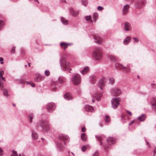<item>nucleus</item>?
<instances>
[{"label": "nucleus", "instance_id": "5fc2aeb1", "mask_svg": "<svg viewBox=\"0 0 156 156\" xmlns=\"http://www.w3.org/2000/svg\"><path fill=\"white\" fill-rule=\"evenodd\" d=\"M126 112L130 116H131L132 115V113L130 111L126 110Z\"/></svg>", "mask_w": 156, "mask_h": 156}, {"label": "nucleus", "instance_id": "603ef678", "mask_svg": "<svg viewBox=\"0 0 156 156\" xmlns=\"http://www.w3.org/2000/svg\"><path fill=\"white\" fill-rule=\"evenodd\" d=\"M12 152L14 156H18L16 151L13 150Z\"/></svg>", "mask_w": 156, "mask_h": 156}, {"label": "nucleus", "instance_id": "aec40b11", "mask_svg": "<svg viewBox=\"0 0 156 156\" xmlns=\"http://www.w3.org/2000/svg\"><path fill=\"white\" fill-rule=\"evenodd\" d=\"M69 11L70 14L73 16L75 17L78 14V12L77 11H75L73 9L70 8L69 9Z\"/></svg>", "mask_w": 156, "mask_h": 156}, {"label": "nucleus", "instance_id": "a878e982", "mask_svg": "<svg viewBox=\"0 0 156 156\" xmlns=\"http://www.w3.org/2000/svg\"><path fill=\"white\" fill-rule=\"evenodd\" d=\"M108 58L112 61L116 62L118 61V58L114 55H110L108 56Z\"/></svg>", "mask_w": 156, "mask_h": 156}, {"label": "nucleus", "instance_id": "b1692460", "mask_svg": "<svg viewBox=\"0 0 156 156\" xmlns=\"http://www.w3.org/2000/svg\"><path fill=\"white\" fill-rule=\"evenodd\" d=\"M58 80L59 83L62 84L66 80V78L64 76H61L58 78Z\"/></svg>", "mask_w": 156, "mask_h": 156}, {"label": "nucleus", "instance_id": "a18cd8bd", "mask_svg": "<svg viewBox=\"0 0 156 156\" xmlns=\"http://www.w3.org/2000/svg\"><path fill=\"white\" fill-rule=\"evenodd\" d=\"M130 24L128 22H125L124 23V28L129 27Z\"/></svg>", "mask_w": 156, "mask_h": 156}, {"label": "nucleus", "instance_id": "f704fd0d", "mask_svg": "<svg viewBox=\"0 0 156 156\" xmlns=\"http://www.w3.org/2000/svg\"><path fill=\"white\" fill-rule=\"evenodd\" d=\"M32 137L34 140H36L38 136L35 132H32Z\"/></svg>", "mask_w": 156, "mask_h": 156}, {"label": "nucleus", "instance_id": "ddd939ff", "mask_svg": "<svg viewBox=\"0 0 156 156\" xmlns=\"http://www.w3.org/2000/svg\"><path fill=\"white\" fill-rule=\"evenodd\" d=\"M107 141L109 145H112L115 143L116 140L114 138L109 137L107 139Z\"/></svg>", "mask_w": 156, "mask_h": 156}, {"label": "nucleus", "instance_id": "7ed1b4c3", "mask_svg": "<svg viewBox=\"0 0 156 156\" xmlns=\"http://www.w3.org/2000/svg\"><path fill=\"white\" fill-rule=\"evenodd\" d=\"M59 64L62 71H65L69 69L71 66L70 63L67 61V59L65 56H61L59 60Z\"/></svg>", "mask_w": 156, "mask_h": 156}, {"label": "nucleus", "instance_id": "58836bf2", "mask_svg": "<svg viewBox=\"0 0 156 156\" xmlns=\"http://www.w3.org/2000/svg\"><path fill=\"white\" fill-rule=\"evenodd\" d=\"M73 44V43H67L65 42H61L60 44V45L61 47H62V45H66L67 46H70Z\"/></svg>", "mask_w": 156, "mask_h": 156}, {"label": "nucleus", "instance_id": "0eeeda50", "mask_svg": "<svg viewBox=\"0 0 156 156\" xmlns=\"http://www.w3.org/2000/svg\"><path fill=\"white\" fill-rule=\"evenodd\" d=\"M120 100V99L119 97H115L113 98L112 100V106L114 109L116 108L119 104V102Z\"/></svg>", "mask_w": 156, "mask_h": 156}, {"label": "nucleus", "instance_id": "f3484780", "mask_svg": "<svg viewBox=\"0 0 156 156\" xmlns=\"http://www.w3.org/2000/svg\"><path fill=\"white\" fill-rule=\"evenodd\" d=\"M85 110L87 112H93L94 111V108L88 105H86L84 106Z\"/></svg>", "mask_w": 156, "mask_h": 156}, {"label": "nucleus", "instance_id": "20e7f679", "mask_svg": "<svg viewBox=\"0 0 156 156\" xmlns=\"http://www.w3.org/2000/svg\"><path fill=\"white\" fill-rule=\"evenodd\" d=\"M70 81L75 85H77L81 82V76L78 73H75L72 75Z\"/></svg>", "mask_w": 156, "mask_h": 156}, {"label": "nucleus", "instance_id": "13d9d810", "mask_svg": "<svg viewBox=\"0 0 156 156\" xmlns=\"http://www.w3.org/2000/svg\"><path fill=\"white\" fill-rule=\"evenodd\" d=\"M133 39L135 41H136L137 42H138L139 41V40L137 38L134 37L133 38Z\"/></svg>", "mask_w": 156, "mask_h": 156}, {"label": "nucleus", "instance_id": "4c0bfd02", "mask_svg": "<svg viewBox=\"0 0 156 156\" xmlns=\"http://www.w3.org/2000/svg\"><path fill=\"white\" fill-rule=\"evenodd\" d=\"M126 116L124 114H122L121 115V120L122 122L124 123L126 122V121L125 119V117Z\"/></svg>", "mask_w": 156, "mask_h": 156}, {"label": "nucleus", "instance_id": "39448f33", "mask_svg": "<svg viewBox=\"0 0 156 156\" xmlns=\"http://www.w3.org/2000/svg\"><path fill=\"white\" fill-rule=\"evenodd\" d=\"M115 67L117 69L127 73H129L130 71V69L129 67L125 66L119 63H116L115 64Z\"/></svg>", "mask_w": 156, "mask_h": 156}, {"label": "nucleus", "instance_id": "6ab92c4d", "mask_svg": "<svg viewBox=\"0 0 156 156\" xmlns=\"http://www.w3.org/2000/svg\"><path fill=\"white\" fill-rule=\"evenodd\" d=\"M90 82L92 84H94L97 81L96 76L95 75H91L90 76Z\"/></svg>", "mask_w": 156, "mask_h": 156}, {"label": "nucleus", "instance_id": "1a4fd4ad", "mask_svg": "<svg viewBox=\"0 0 156 156\" xmlns=\"http://www.w3.org/2000/svg\"><path fill=\"white\" fill-rule=\"evenodd\" d=\"M46 108L49 112H51L55 110V106L54 103L50 102L47 104Z\"/></svg>", "mask_w": 156, "mask_h": 156}, {"label": "nucleus", "instance_id": "4468645a", "mask_svg": "<svg viewBox=\"0 0 156 156\" xmlns=\"http://www.w3.org/2000/svg\"><path fill=\"white\" fill-rule=\"evenodd\" d=\"M44 76L40 74H38L35 78V81L36 82H40L43 80L44 79Z\"/></svg>", "mask_w": 156, "mask_h": 156}, {"label": "nucleus", "instance_id": "423d86ee", "mask_svg": "<svg viewBox=\"0 0 156 156\" xmlns=\"http://www.w3.org/2000/svg\"><path fill=\"white\" fill-rule=\"evenodd\" d=\"M146 3L145 0H136L135 4V7L138 9H141L145 5Z\"/></svg>", "mask_w": 156, "mask_h": 156}, {"label": "nucleus", "instance_id": "0e129e2a", "mask_svg": "<svg viewBox=\"0 0 156 156\" xmlns=\"http://www.w3.org/2000/svg\"><path fill=\"white\" fill-rule=\"evenodd\" d=\"M124 28H125V30L126 31H128L129 30V27Z\"/></svg>", "mask_w": 156, "mask_h": 156}, {"label": "nucleus", "instance_id": "f257e3e1", "mask_svg": "<svg viewBox=\"0 0 156 156\" xmlns=\"http://www.w3.org/2000/svg\"><path fill=\"white\" fill-rule=\"evenodd\" d=\"M36 126L40 127L44 133H47L50 130L51 126L48 123V121L46 120L42 119L39 120L36 124Z\"/></svg>", "mask_w": 156, "mask_h": 156}, {"label": "nucleus", "instance_id": "680f3d73", "mask_svg": "<svg viewBox=\"0 0 156 156\" xmlns=\"http://www.w3.org/2000/svg\"><path fill=\"white\" fill-rule=\"evenodd\" d=\"M86 131V129L85 128V127H84L82 128L81 131L82 132H84Z\"/></svg>", "mask_w": 156, "mask_h": 156}, {"label": "nucleus", "instance_id": "72a5a7b5", "mask_svg": "<svg viewBox=\"0 0 156 156\" xmlns=\"http://www.w3.org/2000/svg\"><path fill=\"white\" fill-rule=\"evenodd\" d=\"M3 95L6 98H8L9 95L8 90L7 89H4L2 90Z\"/></svg>", "mask_w": 156, "mask_h": 156}, {"label": "nucleus", "instance_id": "9d476101", "mask_svg": "<svg viewBox=\"0 0 156 156\" xmlns=\"http://www.w3.org/2000/svg\"><path fill=\"white\" fill-rule=\"evenodd\" d=\"M150 104L152 110L156 112V98H152Z\"/></svg>", "mask_w": 156, "mask_h": 156}, {"label": "nucleus", "instance_id": "c03bdc74", "mask_svg": "<svg viewBox=\"0 0 156 156\" xmlns=\"http://www.w3.org/2000/svg\"><path fill=\"white\" fill-rule=\"evenodd\" d=\"M27 85H30L32 87H34L35 86V85L34 83H30L28 82H26Z\"/></svg>", "mask_w": 156, "mask_h": 156}, {"label": "nucleus", "instance_id": "9b49d317", "mask_svg": "<svg viewBox=\"0 0 156 156\" xmlns=\"http://www.w3.org/2000/svg\"><path fill=\"white\" fill-rule=\"evenodd\" d=\"M60 86L58 84H56L55 83H53L51 85V90L55 91H58L60 88Z\"/></svg>", "mask_w": 156, "mask_h": 156}, {"label": "nucleus", "instance_id": "c9c22d12", "mask_svg": "<svg viewBox=\"0 0 156 156\" xmlns=\"http://www.w3.org/2000/svg\"><path fill=\"white\" fill-rule=\"evenodd\" d=\"M81 3L82 5L85 7H86L88 3V0H81Z\"/></svg>", "mask_w": 156, "mask_h": 156}, {"label": "nucleus", "instance_id": "8fccbe9b", "mask_svg": "<svg viewBox=\"0 0 156 156\" xmlns=\"http://www.w3.org/2000/svg\"><path fill=\"white\" fill-rule=\"evenodd\" d=\"M99 152L98 151H96L95 152L93 156H99Z\"/></svg>", "mask_w": 156, "mask_h": 156}, {"label": "nucleus", "instance_id": "473e14b6", "mask_svg": "<svg viewBox=\"0 0 156 156\" xmlns=\"http://www.w3.org/2000/svg\"><path fill=\"white\" fill-rule=\"evenodd\" d=\"M81 137L83 141L85 142L87 141V137L86 134L85 133H82L81 136Z\"/></svg>", "mask_w": 156, "mask_h": 156}, {"label": "nucleus", "instance_id": "dca6fc26", "mask_svg": "<svg viewBox=\"0 0 156 156\" xmlns=\"http://www.w3.org/2000/svg\"><path fill=\"white\" fill-rule=\"evenodd\" d=\"M129 5L128 4L125 5L123 7L122 9V12L123 14H126L128 12L129 9Z\"/></svg>", "mask_w": 156, "mask_h": 156}, {"label": "nucleus", "instance_id": "338daca9", "mask_svg": "<svg viewBox=\"0 0 156 156\" xmlns=\"http://www.w3.org/2000/svg\"><path fill=\"white\" fill-rule=\"evenodd\" d=\"M146 142V144L147 146H149V147H150V145H149V143L146 140H145Z\"/></svg>", "mask_w": 156, "mask_h": 156}, {"label": "nucleus", "instance_id": "052dcab7", "mask_svg": "<svg viewBox=\"0 0 156 156\" xmlns=\"http://www.w3.org/2000/svg\"><path fill=\"white\" fill-rule=\"evenodd\" d=\"M64 50H65L66 48H67V46L66 45H62V47H61Z\"/></svg>", "mask_w": 156, "mask_h": 156}, {"label": "nucleus", "instance_id": "864d4df0", "mask_svg": "<svg viewBox=\"0 0 156 156\" xmlns=\"http://www.w3.org/2000/svg\"><path fill=\"white\" fill-rule=\"evenodd\" d=\"M4 72L3 71L1 70L0 72V78H2V76L4 74Z\"/></svg>", "mask_w": 156, "mask_h": 156}, {"label": "nucleus", "instance_id": "e433bc0d", "mask_svg": "<svg viewBox=\"0 0 156 156\" xmlns=\"http://www.w3.org/2000/svg\"><path fill=\"white\" fill-rule=\"evenodd\" d=\"M89 146L87 145L83 146L81 147V150L82 151H85L86 149L89 148Z\"/></svg>", "mask_w": 156, "mask_h": 156}, {"label": "nucleus", "instance_id": "cd10ccee", "mask_svg": "<svg viewBox=\"0 0 156 156\" xmlns=\"http://www.w3.org/2000/svg\"><path fill=\"white\" fill-rule=\"evenodd\" d=\"M56 145L58 149L60 151L61 150L63 147L61 142L59 141L56 142Z\"/></svg>", "mask_w": 156, "mask_h": 156}, {"label": "nucleus", "instance_id": "7c9ffc66", "mask_svg": "<svg viewBox=\"0 0 156 156\" xmlns=\"http://www.w3.org/2000/svg\"><path fill=\"white\" fill-rule=\"evenodd\" d=\"M60 20L63 24L66 25L68 24V21L66 20L65 18L63 17H61Z\"/></svg>", "mask_w": 156, "mask_h": 156}, {"label": "nucleus", "instance_id": "69168bd1", "mask_svg": "<svg viewBox=\"0 0 156 156\" xmlns=\"http://www.w3.org/2000/svg\"><path fill=\"white\" fill-rule=\"evenodd\" d=\"M134 122V121L133 120L129 124V125H131Z\"/></svg>", "mask_w": 156, "mask_h": 156}, {"label": "nucleus", "instance_id": "4d7b16f0", "mask_svg": "<svg viewBox=\"0 0 156 156\" xmlns=\"http://www.w3.org/2000/svg\"><path fill=\"white\" fill-rule=\"evenodd\" d=\"M19 82L20 83H24V81L22 80V79H19L18 80Z\"/></svg>", "mask_w": 156, "mask_h": 156}, {"label": "nucleus", "instance_id": "79ce46f5", "mask_svg": "<svg viewBox=\"0 0 156 156\" xmlns=\"http://www.w3.org/2000/svg\"><path fill=\"white\" fill-rule=\"evenodd\" d=\"M115 82V80L113 77H111L109 79V83L111 84H113Z\"/></svg>", "mask_w": 156, "mask_h": 156}, {"label": "nucleus", "instance_id": "f03ea898", "mask_svg": "<svg viewBox=\"0 0 156 156\" xmlns=\"http://www.w3.org/2000/svg\"><path fill=\"white\" fill-rule=\"evenodd\" d=\"M102 50L101 48H95L92 54V56L93 59L98 61H100L102 58Z\"/></svg>", "mask_w": 156, "mask_h": 156}, {"label": "nucleus", "instance_id": "412c9836", "mask_svg": "<svg viewBox=\"0 0 156 156\" xmlns=\"http://www.w3.org/2000/svg\"><path fill=\"white\" fill-rule=\"evenodd\" d=\"M131 39V37L128 36L125 38L123 41V43L124 45H127L130 42Z\"/></svg>", "mask_w": 156, "mask_h": 156}, {"label": "nucleus", "instance_id": "09e8293b", "mask_svg": "<svg viewBox=\"0 0 156 156\" xmlns=\"http://www.w3.org/2000/svg\"><path fill=\"white\" fill-rule=\"evenodd\" d=\"M3 154V150L1 147H0V156H2Z\"/></svg>", "mask_w": 156, "mask_h": 156}, {"label": "nucleus", "instance_id": "bf43d9fd", "mask_svg": "<svg viewBox=\"0 0 156 156\" xmlns=\"http://www.w3.org/2000/svg\"><path fill=\"white\" fill-rule=\"evenodd\" d=\"M156 153V147H155L153 151V156H155Z\"/></svg>", "mask_w": 156, "mask_h": 156}, {"label": "nucleus", "instance_id": "c756f323", "mask_svg": "<svg viewBox=\"0 0 156 156\" xmlns=\"http://www.w3.org/2000/svg\"><path fill=\"white\" fill-rule=\"evenodd\" d=\"M97 140L100 142V145H102V140H103V138L101 136H95Z\"/></svg>", "mask_w": 156, "mask_h": 156}, {"label": "nucleus", "instance_id": "f8f14e48", "mask_svg": "<svg viewBox=\"0 0 156 156\" xmlns=\"http://www.w3.org/2000/svg\"><path fill=\"white\" fill-rule=\"evenodd\" d=\"M58 138L61 140L64 141L68 140H69V136L63 134H60L58 136Z\"/></svg>", "mask_w": 156, "mask_h": 156}, {"label": "nucleus", "instance_id": "bb28decb", "mask_svg": "<svg viewBox=\"0 0 156 156\" xmlns=\"http://www.w3.org/2000/svg\"><path fill=\"white\" fill-rule=\"evenodd\" d=\"M102 96V94L101 93H97L94 94L93 95V97L98 100H100V98Z\"/></svg>", "mask_w": 156, "mask_h": 156}, {"label": "nucleus", "instance_id": "c85d7f7f", "mask_svg": "<svg viewBox=\"0 0 156 156\" xmlns=\"http://www.w3.org/2000/svg\"><path fill=\"white\" fill-rule=\"evenodd\" d=\"M146 117V115L145 114H143L139 117L138 118V119L140 121H144L145 120Z\"/></svg>", "mask_w": 156, "mask_h": 156}, {"label": "nucleus", "instance_id": "3c124183", "mask_svg": "<svg viewBox=\"0 0 156 156\" xmlns=\"http://www.w3.org/2000/svg\"><path fill=\"white\" fill-rule=\"evenodd\" d=\"M3 83L2 82V80H0V87L1 89H2L3 87Z\"/></svg>", "mask_w": 156, "mask_h": 156}, {"label": "nucleus", "instance_id": "de8ad7c7", "mask_svg": "<svg viewBox=\"0 0 156 156\" xmlns=\"http://www.w3.org/2000/svg\"><path fill=\"white\" fill-rule=\"evenodd\" d=\"M104 8L103 7H102L101 6H98L97 8V9L99 11H102L103 9Z\"/></svg>", "mask_w": 156, "mask_h": 156}, {"label": "nucleus", "instance_id": "4be33fe9", "mask_svg": "<svg viewBox=\"0 0 156 156\" xmlns=\"http://www.w3.org/2000/svg\"><path fill=\"white\" fill-rule=\"evenodd\" d=\"M72 96L71 94L69 93H66L64 96V98L66 100H70L72 99Z\"/></svg>", "mask_w": 156, "mask_h": 156}, {"label": "nucleus", "instance_id": "774afa93", "mask_svg": "<svg viewBox=\"0 0 156 156\" xmlns=\"http://www.w3.org/2000/svg\"><path fill=\"white\" fill-rule=\"evenodd\" d=\"M2 78V80H3V81H5V77H2V78Z\"/></svg>", "mask_w": 156, "mask_h": 156}, {"label": "nucleus", "instance_id": "393cba45", "mask_svg": "<svg viewBox=\"0 0 156 156\" xmlns=\"http://www.w3.org/2000/svg\"><path fill=\"white\" fill-rule=\"evenodd\" d=\"M89 71V68L88 66H85L83 69L80 71L81 73L84 75L87 73Z\"/></svg>", "mask_w": 156, "mask_h": 156}, {"label": "nucleus", "instance_id": "6e6552de", "mask_svg": "<svg viewBox=\"0 0 156 156\" xmlns=\"http://www.w3.org/2000/svg\"><path fill=\"white\" fill-rule=\"evenodd\" d=\"M111 91L112 94L114 96H119L122 93L121 90L117 87L112 88L111 90Z\"/></svg>", "mask_w": 156, "mask_h": 156}, {"label": "nucleus", "instance_id": "6e6d98bb", "mask_svg": "<svg viewBox=\"0 0 156 156\" xmlns=\"http://www.w3.org/2000/svg\"><path fill=\"white\" fill-rule=\"evenodd\" d=\"M3 58L2 57H0V63L1 64H3Z\"/></svg>", "mask_w": 156, "mask_h": 156}, {"label": "nucleus", "instance_id": "a19ab883", "mask_svg": "<svg viewBox=\"0 0 156 156\" xmlns=\"http://www.w3.org/2000/svg\"><path fill=\"white\" fill-rule=\"evenodd\" d=\"M105 121L106 122L108 123L110 121V119L109 116L107 115H106L105 117Z\"/></svg>", "mask_w": 156, "mask_h": 156}, {"label": "nucleus", "instance_id": "2f4dec72", "mask_svg": "<svg viewBox=\"0 0 156 156\" xmlns=\"http://www.w3.org/2000/svg\"><path fill=\"white\" fill-rule=\"evenodd\" d=\"M98 15L97 13H94L92 16L93 20L94 21V23H95L96 20L98 18Z\"/></svg>", "mask_w": 156, "mask_h": 156}, {"label": "nucleus", "instance_id": "2eb2a0df", "mask_svg": "<svg viewBox=\"0 0 156 156\" xmlns=\"http://www.w3.org/2000/svg\"><path fill=\"white\" fill-rule=\"evenodd\" d=\"M94 38L95 40V42L97 44H101L102 41V39L99 36H95L94 37Z\"/></svg>", "mask_w": 156, "mask_h": 156}, {"label": "nucleus", "instance_id": "ea45409f", "mask_svg": "<svg viewBox=\"0 0 156 156\" xmlns=\"http://www.w3.org/2000/svg\"><path fill=\"white\" fill-rule=\"evenodd\" d=\"M28 117L29 119L30 122L31 123L32 122V119L34 118V115L33 114L31 113L29 115Z\"/></svg>", "mask_w": 156, "mask_h": 156}, {"label": "nucleus", "instance_id": "49530a36", "mask_svg": "<svg viewBox=\"0 0 156 156\" xmlns=\"http://www.w3.org/2000/svg\"><path fill=\"white\" fill-rule=\"evenodd\" d=\"M15 49L16 47L15 46H13L11 50V52L13 54L15 52Z\"/></svg>", "mask_w": 156, "mask_h": 156}, {"label": "nucleus", "instance_id": "5701e85b", "mask_svg": "<svg viewBox=\"0 0 156 156\" xmlns=\"http://www.w3.org/2000/svg\"><path fill=\"white\" fill-rule=\"evenodd\" d=\"M98 83L99 85H101V86L99 87V88L102 90L103 88L102 86H104L105 85V79L102 78L98 82Z\"/></svg>", "mask_w": 156, "mask_h": 156}, {"label": "nucleus", "instance_id": "a211bd4d", "mask_svg": "<svg viewBox=\"0 0 156 156\" xmlns=\"http://www.w3.org/2000/svg\"><path fill=\"white\" fill-rule=\"evenodd\" d=\"M85 18L88 23L93 24L94 21L92 19L91 16L89 15L86 16H85Z\"/></svg>", "mask_w": 156, "mask_h": 156}, {"label": "nucleus", "instance_id": "37998d69", "mask_svg": "<svg viewBox=\"0 0 156 156\" xmlns=\"http://www.w3.org/2000/svg\"><path fill=\"white\" fill-rule=\"evenodd\" d=\"M44 74L47 76H49L50 74V72L49 70H46L44 72Z\"/></svg>", "mask_w": 156, "mask_h": 156}, {"label": "nucleus", "instance_id": "e2e57ef3", "mask_svg": "<svg viewBox=\"0 0 156 156\" xmlns=\"http://www.w3.org/2000/svg\"><path fill=\"white\" fill-rule=\"evenodd\" d=\"M60 1L62 3H66V0H60Z\"/></svg>", "mask_w": 156, "mask_h": 156}]
</instances>
